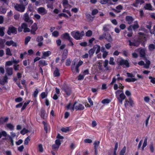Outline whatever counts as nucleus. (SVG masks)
Wrapping results in <instances>:
<instances>
[{
  "label": "nucleus",
  "instance_id": "nucleus-57",
  "mask_svg": "<svg viewBox=\"0 0 155 155\" xmlns=\"http://www.w3.org/2000/svg\"><path fill=\"white\" fill-rule=\"evenodd\" d=\"M114 58L112 57H110L109 61V64L110 65H114L115 64V62L114 61Z\"/></svg>",
  "mask_w": 155,
  "mask_h": 155
},
{
  "label": "nucleus",
  "instance_id": "nucleus-33",
  "mask_svg": "<svg viewBox=\"0 0 155 155\" xmlns=\"http://www.w3.org/2000/svg\"><path fill=\"white\" fill-rule=\"evenodd\" d=\"M8 78L7 77V75H6L4 77L3 80H1V84L2 85L6 83L7 82V80Z\"/></svg>",
  "mask_w": 155,
  "mask_h": 155
},
{
  "label": "nucleus",
  "instance_id": "nucleus-30",
  "mask_svg": "<svg viewBox=\"0 0 155 155\" xmlns=\"http://www.w3.org/2000/svg\"><path fill=\"white\" fill-rule=\"evenodd\" d=\"M93 48H94L95 51L96 50V54H98L101 50V47L99 45H96Z\"/></svg>",
  "mask_w": 155,
  "mask_h": 155
},
{
  "label": "nucleus",
  "instance_id": "nucleus-24",
  "mask_svg": "<svg viewBox=\"0 0 155 155\" xmlns=\"http://www.w3.org/2000/svg\"><path fill=\"white\" fill-rule=\"evenodd\" d=\"M138 50L140 52V57L144 58H145L146 50L144 49H139Z\"/></svg>",
  "mask_w": 155,
  "mask_h": 155
},
{
  "label": "nucleus",
  "instance_id": "nucleus-36",
  "mask_svg": "<svg viewBox=\"0 0 155 155\" xmlns=\"http://www.w3.org/2000/svg\"><path fill=\"white\" fill-rule=\"evenodd\" d=\"M60 74L59 71L57 68H56L54 72V77H58L59 76Z\"/></svg>",
  "mask_w": 155,
  "mask_h": 155
},
{
  "label": "nucleus",
  "instance_id": "nucleus-23",
  "mask_svg": "<svg viewBox=\"0 0 155 155\" xmlns=\"http://www.w3.org/2000/svg\"><path fill=\"white\" fill-rule=\"evenodd\" d=\"M6 75L8 76L12 75L13 74V69L11 68H7L6 69Z\"/></svg>",
  "mask_w": 155,
  "mask_h": 155
},
{
  "label": "nucleus",
  "instance_id": "nucleus-49",
  "mask_svg": "<svg viewBox=\"0 0 155 155\" xmlns=\"http://www.w3.org/2000/svg\"><path fill=\"white\" fill-rule=\"evenodd\" d=\"M116 10L119 12V13L121 12V11L123 9V6L121 5H119L116 7Z\"/></svg>",
  "mask_w": 155,
  "mask_h": 155
},
{
  "label": "nucleus",
  "instance_id": "nucleus-12",
  "mask_svg": "<svg viewBox=\"0 0 155 155\" xmlns=\"http://www.w3.org/2000/svg\"><path fill=\"white\" fill-rule=\"evenodd\" d=\"M128 103L130 104L131 107H133L135 104L134 101L131 98H129L128 101L127 100L125 101V103L124 104V105L126 107L128 105Z\"/></svg>",
  "mask_w": 155,
  "mask_h": 155
},
{
  "label": "nucleus",
  "instance_id": "nucleus-42",
  "mask_svg": "<svg viewBox=\"0 0 155 155\" xmlns=\"http://www.w3.org/2000/svg\"><path fill=\"white\" fill-rule=\"evenodd\" d=\"M132 26L133 29L134 31L139 27L138 23L136 21L134 23V25H132Z\"/></svg>",
  "mask_w": 155,
  "mask_h": 155
},
{
  "label": "nucleus",
  "instance_id": "nucleus-50",
  "mask_svg": "<svg viewBox=\"0 0 155 155\" xmlns=\"http://www.w3.org/2000/svg\"><path fill=\"white\" fill-rule=\"evenodd\" d=\"M126 150V147H124L121 150L120 154V155H124V153H125Z\"/></svg>",
  "mask_w": 155,
  "mask_h": 155
},
{
  "label": "nucleus",
  "instance_id": "nucleus-54",
  "mask_svg": "<svg viewBox=\"0 0 155 155\" xmlns=\"http://www.w3.org/2000/svg\"><path fill=\"white\" fill-rule=\"evenodd\" d=\"M150 50L151 51L155 49V45L153 44L150 45L148 47Z\"/></svg>",
  "mask_w": 155,
  "mask_h": 155
},
{
  "label": "nucleus",
  "instance_id": "nucleus-44",
  "mask_svg": "<svg viewBox=\"0 0 155 155\" xmlns=\"http://www.w3.org/2000/svg\"><path fill=\"white\" fill-rule=\"evenodd\" d=\"M110 101V100L108 99H105L102 101L101 103L103 104H105L109 103Z\"/></svg>",
  "mask_w": 155,
  "mask_h": 155
},
{
  "label": "nucleus",
  "instance_id": "nucleus-43",
  "mask_svg": "<svg viewBox=\"0 0 155 155\" xmlns=\"http://www.w3.org/2000/svg\"><path fill=\"white\" fill-rule=\"evenodd\" d=\"M110 27V26L109 25L107 24L105 25L103 27V30L104 31H109Z\"/></svg>",
  "mask_w": 155,
  "mask_h": 155
},
{
  "label": "nucleus",
  "instance_id": "nucleus-26",
  "mask_svg": "<svg viewBox=\"0 0 155 155\" xmlns=\"http://www.w3.org/2000/svg\"><path fill=\"white\" fill-rule=\"evenodd\" d=\"M118 85L117 84H115L114 85V90H117L118 88H120L121 89L123 90V89L124 87V86H123L122 84L120 83H118Z\"/></svg>",
  "mask_w": 155,
  "mask_h": 155
},
{
  "label": "nucleus",
  "instance_id": "nucleus-47",
  "mask_svg": "<svg viewBox=\"0 0 155 155\" xmlns=\"http://www.w3.org/2000/svg\"><path fill=\"white\" fill-rule=\"evenodd\" d=\"M5 28L3 27H0V36H3L4 35V33L3 31Z\"/></svg>",
  "mask_w": 155,
  "mask_h": 155
},
{
  "label": "nucleus",
  "instance_id": "nucleus-63",
  "mask_svg": "<svg viewBox=\"0 0 155 155\" xmlns=\"http://www.w3.org/2000/svg\"><path fill=\"white\" fill-rule=\"evenodd\" d=\"M28 132L27 130L24 128L21 131L20 133L23 135H24Z\"/></svg>",
  "mask_w": 155,
  "mask_h": 155
},
{
  "label": "nucleus",
  "instance_id": "nucleus-14",
  "mask_svg": "<svg viewBox=\"0 0 155 155\" xmlns=\"http://www.w3.org/2000/svg\"><path fill=\"white\" fill-rule=\"evenodd\" d=\"M17 33L16 29L13 27H10L8 31V33L9 35H11V33L16 34Z\"/></svg>",
  "mask_w": 155,
  "mask_h": 155
},
{
  "label": "nucleus",
  "instance_id": "nucleus-48",
  "mask_svg": "<svg viewBox=\"0 0 155 155\" xmlns=\"http://www.w3.org/2000/svg\"><path fill=\"white\" fill-rule=\"evenodd\" d=\"M43 124L44 125V129L46 133L47 132L48 130V127H49L48 125L46 124L45 121H43Z\"/></svg>",
  "mask_w": 155,
  "mask_h": 155
},
{
  "label": "nucleus",
  "instance_id": "nucleus-51",
  "mask_svg": "<svg viewBox=\"0 0 155 155\" xmlns=\"http://www.w3.org/2000/svg\"><path fill=\"white\" fill-rule=\"evenodd\" d=\"M59 35V33L57 31H54L52 33V35L54 37H57Z\"/></svg>",
  "mask_w": 155,
  "mask_h": 155
},
{
  "label": "nucleus",
  "instance_id": "nucleus-62",
  "mask_svg": "<svg viewBox=\"0 0 155 155\" xmlns=\"http://www.w3.org/2000/svg\"><path fill=\"white\" fill-rule=\"evenodd\" d=\"M61 130L64 132L66 133L69 130V128L68 127L65 128H62L61 129Z\"/></svg>",
  "mask_w": 155,
  "mask_h": 155
},
{
  "label": "nucleus",
  "instance_id": "nucleus-46",
  "mask_svg": "<svg viewBox=\"0 0 155 155\" xmlns=\"http://www.w3.org/2000/svg\"><path fill=\"white\" fill-rule=\"evenodd\" d=\"M144 8L146 9H148L149 10H152V6L150 4H147L144 6Z\"/></svg>",
  "mask_w": 155,
  "mask_h": 155
},
{
  "label": "nucleus",
  "instance_id": "nucleus-10",
  "mask_svg": "<svg viewBox=\"0 0 155 155\" xmlns=\"http://www.w3.org/2000/svg\"><path fill=\"white\" fill-rule=\"evenodd\" d=\"M24 19L25 21L31 24L33 22L32 20L28 16V14L27 13H26L25 14L24 16Z\"/></svg>",
  "mask_w": 155,
  "mask_h": 155
},
{
  "label": "nucleus",
  "instance_id": "nucleus-7",
  "mask_svg": "<svg viewBox=\"0 0 155 155\" xmlns=\"http://www.w3.org/2000/svg\"><path fill=\"white\" fill-rule=\"evenodd\" d=\"M4 128L7 130H13L14 129V126L12 124L9 123L5 125Z\"/></svg>",
  "mask_w": 155,
  "mask_h": 155
},
{
  "label": "nucleus",
  "instance_id": "nucleus-37",
  "mask_svg": "<svg viewBox=\"0 0 155 155\" xmlns=\"http://www.w3.org/2000/svg\"><path fill=\"white\" fill-rule=\"evenodd\" d=\"M147 138L146 137L145 138L144 142L143 143V145L142 147V150H143L144 149V148L146 147L147 145Z\"/></svg>",
  "mask_w": 155,
  "mask_h": 155
},
{
  "label": "nucleus",
  "instance_id": "nucleus-40",
  "mask_svg": "<svg viewBox=\"0 0 155 155\" xmlns=\"http://www.w3.org/2000/svg\"><path fill=\"white\" fill-rule=\"evenodd\" d=\"M7 136V132L5 131H2L0 132V138H1L2 136L6 137Z\"/></svg>",
  "mask_w": 155,
  "mask_h": 155
},
{
  "label": "nucleus",
  "instance_id": "nucleus-58",
  "mask_svg": "<svg viewBox=\"0 0 155 155\" xmlns=\"http://www.w3.org/2000/svg\"><path fill=\"white\" fill-rule=\"evenodd\" d=\"M149 78L150 80V82L153 84H155V78L150 76L149 77Z\"/></svg>",
  "mask_w": 155,
  "mask_h": 155
},
{
  "label": "nucleus",
  "instance_id": "nucleus-25",
  "mask_svg": "<svg viewBox=\"0 0 155 155\" xmlns=\"http://www.w3.org/2000/svg\"><path fill=\"white\" fill-rule=\"evenodd\" d=\"M84 106L80 104H78L76 105L75 106V109L76 110H82L84 109Z\"/></svg>",
  "mask_w": 155,
  "mask_h": 155
},
{
  "label": "nucleus",
  "instance_id": "nucleus-11",
  "mask_svg": "<svg viewBox=\"0 0 155 155\" xmlns=\"http://www.w3.org/2000/svg\"><path fill=\"white\" fill-rule=\"evenodd\" d=\"M44 38L42 36H38L36 38V41L38 43V46L39 47L41 46L43 44L42 41L43 40Z\"/></svg>",
  "mask_w": 155,
  "mask_h": 155
},
{
  "label": "nucleus",
  "instance_id": "nucleus-20",
  "mask_svg": "<svg viewBox=\"0 0 155 155\" xmlns=\"http://www.w3.org/2000/svg\"><path fill=\"white\" fill-rule=\"evenodd\" d=\"M5 44L8 46L12 45V46L16 47L17 46V43L12 40L7 41L5 43Z\"/></svg>",
  "mask_w": 155,
  "mask_h": 155
},
{
  "label": "nucleus",
  "instance_id": "nucleus-39",
  "mask_svg": "<svg viewBox=\"0 0 155 155\" xmlns=\"http://www.w3.org/2000/svg\"><path fill=\"white\" fill-rule=\"evenodd\" d=\"M95 49L94 48H92L90 50L88 51V53L90 55V57H91L92 56L94 53Z\"/></svg>",
  "mask_w": 155,
  "mask_h": 155
},
{
  "label": "nucleus",
  "instance_id": "nucleus-1",
  "mask_svg": "<svg viewBox=\"0 0 155 155\" xmlns=\"http://www.w3.org/2000/svg\"><path fill=\"white\" fill-rule=\"evenodd\" d=\"M116 97L121 104H122L123 101L125 99L126 97L123 93V91L119 90L115 92Z\"/></svg>",
  "mask_w": 155,
  "mask_h": 155
},
{
  "label": "nucleus",
  "instance_id": "nucleus-53",
  "mask_svg": "<svg viewBox=\"0 0 155 155\" xmlns=\"http://www.w3.org/2000/svg\"><path fill=\"white\" fill-rule=\"evenodd\" d=\"M38 148L39 151L40 152H42L43 151V146L41 144H39L38 146Z\"/></svg>",
  "mask_w": 155,
  "mask_h": 155
},
{
  "label": "nucleus",
  "instance_id": "nucleus-6",
  "mask_svg": "<svg viewBox=\"0 0 155 155\" xmlns=\"http://www.w3.org/2000/svg\"><path fill=\"white\" fill-rule=\"evenodd\" d=\"M128 42L129 43V45L130 46H133L137 47L140 45V41L139 40H134V41L132 42L131 40H129L128 41Z\"/></svg>",
  "mask_w": 155,
  "mask_h": 155
},
{
  "label": "nucleus",
  "instance_id": "nucleus-27",
  "mask_svg": "<svg viewBox=\"0 0 155 155\" xmlns=\"http://www.w3.org/2000/svg\"><path fill=\"white\" fill-rule=\"evenodd\" d=\"M8 117H2L0 118V125L8 121Z\"/></svg>",
  "mask_w": 155,
  "mask_h": 155
},
{
  "label": "nucleus",
  "instance_id": "nucleus-22",
  "mask_svg": "<svg viewBox=\"0 0 155 155\" xmlns=\"http://www.w3.org/2000/svg\"><path fill=\"white\" fill-rule=\"evenodd\" d=\"M61 37L62 38L66 39L69 41H71V38H72L70 37L69 34L67 33H65L62 35Z\"/></svg>",
  "mask_w": 155,
  "mask_h": 155
},
{
  "label": "nucleus",
  "instance_id": "nucleus-3",
  "mask_svg": "<svg viewBox=\"0 0 155 155\" xmlns=\"http://www.w3.org/2000/svg\"><path fill=\"white\" fill-rule=\"evenodd\" d=\"M23 29L24 32H29L30 31L29 28H28V25L26 23H23L21 27L18 28V31L19 32H21Z\"/></svg>",
  "mask_w": 155,
  "mask_h": 155
},
{
  "label": "nucleus",
  "instance_id": "nucleus-16",
  "mask_svg": "<svg viewBox=\"0 0 155 155\" xmlns=\"http://www.w3.org/2000/svg\"><path fill=\"white\" fill-rule=\"evenodd\" d=\"M105 38L108 42H111L113 41V39L109 33H105Z\"/></svg>",
  "mask_w": 155,
  "mask_h": 155
},
{
  "label": "nucleus",
  "instance_id": "nucleus-28",
  "mask_svg": "<svg viewBox=\"0 0 155 155\" xmlns=\"http://www.w3.org/2000/svg\"><path fill=\"white\" fill-rule=\"evenodd\" d=\"M5 139L7 140V141H8L10 142H11V143L12 144V146L14 145V141L13 140V138L11 137V136L9 135H8L7 137H5Z\"/></svg>",
  "mask_w": 155,
  "mask_h": 155
},
{
  "label": "nucleus",
  "instance_id": "nucleus-41",
  "mask_svg": "<svg viewBox=\"0 0 155 155\" xmlns=\"http://www.w3.org/2000/svg\"><path fill=\"white\" fill-rule=\"evenodd\" d=\"M45 112V110L43 108L41 109V116L43 118H45L46 117V114Z\"/></svg>",
  "mask_w": 155,
  "mask_h": 155
},
{
  "label": "nucleus",
  "instance_id": "nucleus-60",
  "mask_svg": "<svg viewBox=\"0 0 155 155\" xmlns=\"http://www.w3.org/2000/svg\"><path fill=\"white\" fill-rule=\"evenodd\" d=\"M92 35V31L90 30H89L86 33V36L87 37H90Z\"/></svg>",
  "mask_w": 155,
  "mask_h": 155
},
{
  "label": "nucleus",
  "instance_id": "nucleus-45",
  "mask_svg": "<svg viewBox=\"0 0 155 155\" xmlns=\"http://www.w3.org/2000/svg\"><path fill=\"white\" fill-rule=\"evenodd\" d=\"M6 54L7 55L12 56V54L10 49L9 48H7L6 49Z\"/></svg>",
  "mask_w": 155,
  "mask_h": 155
},
{
  "label": "nucleus",
  "instance_id": "nucleus-8",
  "mask_svg": "<svg viewBox=\"0 0 155 155\" xmlns=\"http://www.w3.org/2000/svg\"><path fill=\"white\" fill-rule=\"evenodd\" d=\"M120 65L124 67L128 68L129 67V64L127 61L124 59H122L120 61Z\"/></svg>",
  "mask_w": 155,
  "mask_h": 155
},
{
  "label": "nucleus",
  "instance_id": "nucleus-31",
  "mask_svg": "<svg viewBox=\"0 0 155 155\" xmlns=\"http://www.w3.org/2000/svg\"><path fill=\"white\" fill-rule=\"evenodd\" d=\"M137 79L135 78H127L125 79V81H126L128 82H134L137 80Z\"/></svg>",
  "mask_w": 155,
  "mask_h": 155
},
{
  "label": "nucleus",
  "instance_id": "nucleus-34",
  "mask_svg": "<svg viewBox=\"0 0 155 155\" xmlns=\"http://www.w3.org/2000/svg\"><path fill=\"white\" fill-rule=\"evenodd\" d=\"M64 92L67 96H69L71 94V90L68 87H67L64 89Z\"/></svg>",
  "mask_w": 155,
  "mask_h": 155
},
{
  "label": "nucleus",
  "instance_id": "nucleus-19",
  "mask_svg": "<svg viewBox=\"0 0 155 155\" xmlns=\"http://www.w3.org/2000/svg\"><path fill=\"white\" fill-rule=\"evenodd\" d=\"M37 11L39 14L45 15L47 13V11L43 7H40L38 9Z\"/></svg>",
  "mask_w": 155,
  "mask_h": 155
},
{
  "label": "nucleus",
  "instance_id": "nucleus-61",
  "mask_svg": "<svg viewBox=\"0 0 155 155\" xmlns=\"http://www.w3.org/2000/svg\"><path fill=\"white\" fill-rule=\"evenodd\" d=\"M108 63H109V61H108V60H105L104 62V67L105 68H106V69L107 70L109 69L107 67V65L108 64Z\"/></svg>",
  "mask_w": 155,
  "mask_h": 155
},
{
  "label": "nucleus",
  "instance_id": "nucleus-64",
  "mask_svg": "<svg viewBox=\"0 0 155 155\" xmlns=\"http://www.w3.org/2000/svg\"><path fill=\"white\" fill-rule=\"evenodd\" d=\"M7 10L6 9L2 7L0 8V11L2 13L4 14L6 12Z\"/></svg>",
  "mask_w": 155,
  "mask_h": 155
},
{
  "label": "nucleus",
  "instance_id": "nucleus-59",
  "mask_svg": "<svg viewBox=\"0 0 155 155\" xmlns=\"http://www.w3.org/2000/svg\"><path fill=\"white\" fill-rule=\"evenodd\" d=\"M100 143V142L99 141H95L94 143V148L97 149Z\"/></svg>",
  "mask_w": 155,
  "mask_h": 155
},
{
  "label": "nucleus",
  "instance_id": "nucleus-17",
  "mask_svg": "<svg viewBox=\"0 0 155 155\" xmlns=\"http://www.w3.org/2000/svg\"><path fill=\"white\" fill-rule=\"evenodd\" d=\"M37 28L38 27L37 24L34 23L31 27V33L33 35H35Z\"/></svg>",
  "mask_w": 155,
  "mask_h": 155
},
{
  "label": "nucleus",
  "instance_id": "nucleus-13",
  "mask_svg": "<svg viewBox=\"0 0 155 155\" xmlns=\"http://www.w3.org/2000/svg\"><path fill=\"white\" fill-rule=\"evenodd\" d=\"M124 80V78L123 77H119L117 78H116V77L115 76L112 79V81L110 84L111 85L113 84L114 83L116 82L117 80L118 81V83L120 81H123Z\"/></svg>",
  "mask_w": 155,
  "mask_h": 155
},
{
  "label": "nucleus",
  "instance_id": "nucleus-9",
  "mask_svg": "<svg viewBox=\"0 0 155 155\" xmlns=\"http://www.w3.org/2000/svg\"><path fill=\"white\" fill-rule=\"evenodd\" d=\"M62 4L65 8L70 9L71 7V5L69 4L68 0H63Z\"/></svg>",
  "mask_w": 155,
  "mask_h": 155
},
{
  "label": "nucleus",
  "instance_id": "nucleus-15",
  "mask_svg": "<svg viewBox=\"0 0 155 155\" xmlns=\"http://www.w3.org/2000/svg\"><path fill=\"white\" fill-rule=\"evenodd\" d=\"M76 104V102L74 103L73 105H71L70 103H69L66 106L67 109L69 110L71 112H73L74 110L75 106Z\"/></svg>",
  "mask_w": 155,
  "mask_h": 155
},
{
  "label": "nucleus",
  "instance_id": "nucleus-29",
  "mask_svg": "<svg viewBox=\"0 0 155 155\" xmlns=\"http://www.w3.org/2000/svg\"><path fill=\"white\" fill-rule=\"evenodd\" d=\"M126 20L129 24H130L132 23L134 19L131 17L127 16L126 17Z\"/></svg>",
  "mask_w": 155,
  "mask_h": 155
},
{
  "label": "nucleus",
  "instance_id": "nucleus-38",
  "mask_svg": "<svg viewBox=\"0 0 155 155\" xmlns=\"http://www.w3.org/2000/svg\"><path fill=\"white\" fill-rule=\"evenodd\" d=\"M150 64V61L147 59H146V64H145L144 67L146 68H148L149 67Z\"/></svg>",
  "mask_w": 155,
  "mask_h": 155
},
{
  "label": "nucleus",
  "instance_id": "nucleus-52",
  "mask_svg": "<svg viewBox=\"0 0 155 155\" xmlns=\"http://www.w3.org/2000/svg\"><path fill=\"white\" fill-rule=\"evenodd\" d=\"M109 1V0H101L99 2L102 4H106L108 3Z\"/></svg>",
  "mask_w": 155,
  "mask_h": 155
},
{
  "label": "nucleus",
  "instance_id": "nucleus-55",
  "mask_svg": "<svg viewBox=\"0 0 155 155\" xmlns=\"http://www.w3.org/2000/svg\"><path fill=\"white\" fill-rule=\"evenodd\" d=\"M30 101V100H28L27 101V102H25L24 103V105L21 108L22 110H24L26 106L29 104Z\"/></svg>",
  "mask_w": 155,
  "mask_h": 155
},
{
  "label": "nucleus",
  "instance_id": "nucleus-2",
  "mask_svg": "<svg viewBox=\"0 0 155 155\" xmlns=\"http://www.w3.org/2000/svg\"><path fill=\"white\" fill-rule=\"evenodd\" d=\"M71 34L75 39L80 40L81 38L84 35V33L83 31H81L80 33L78 31H73L71 32Z\"/></svg>",
  "mask_w": 155,
  "mask_h": 155
},
{
  "label": "nucleus",
  "instance_id": "nucleus-5",
  "mask_svg": "<svg viewBox=\"0 0 155 155\" xmlns=\"http://www.w3.org/2000/svg\"><path fill=\"white\" fill-rule=\"evenodd\" d=\"M14 8L16 10L21 12H24L25 9L24 5L18 4H16L14 6Z\"/></svg>",
  "mask_w": 155,
  "mask_h": 155
},
{
  "label": "nucleus",
  "instance_id": "nucleus-35",
  "mask_svg": "<svg viewBox=\"0 0 155 155\" xmlns=\"http://www.w3.org/2000/svg\"><path fill=\"white\" fill-rule=\"evenodd\" d=\"M21 4L24 6L27 5L28 4V1L26 0H19Z\"/></svg>",
  "mask_w": 155,
  "mask_h": 155
},
{
  "label": "nucleus",
  "instance_id": "nucleus-18",
  "mask_svg": "<svg viewBox=\"0 0 155 155\" xmlns=\"http://www.w3.org/2000/svg\"><path fill=\"white\" fill-rule=\"evenodd\" d=\"M42 55L41 58L42 59H45L47 57L49 56L51 54L50 51H43L42 52Z\"/></svg>",
  "mask_w": 155,
  "mask_h": 155
},
{
  "label": "nucleus",
  "instance_id": "nucleus-56",
  "mask_svg": "<svg viewBox=\"0 0 155 155\" xmlns=\"http://www.w3.org/2000/svg\"><path fill=\"white\" fill-rule=\"evenodd\" d=\"M31 38V37L30 36H28L25 38V45L27 44L28 43L29 41Z\"/></svg>",
  "mask_w": 155,
  "mask_h": 155
},
{
  "label": "nucleus",
  "instance_id": "nucleus-21",
  "mask_svg": "<svg viewBox=\"0 0 155 155\" xmlns=\"http://www.w3.org/2000/svg\"><path fill=\"white\" fill-rule=\"evenodd\" d=\"M144 3L143 0H136L135 2L132 5L135 7H138L139 4L141 5Z\"/></svg>",
  "mask_w": 155,
  "mask_h": 155
},
{
  "label": "nucleus",
  "instance_id": "nucleus-32",
  "mask_svg": "<svg viewBox=\"0 0 155 155\" xmlns=\"http://www.w3.org/2000/svg\"><path fill=\"white\" fill-rule=\"evenodd\" d=\"M40 65L42 66H45L48 65V63L46 61L44 60H41L39 61Z\"/></svg>",
  "mask_w": 155,
  "mask_h": 155
},
{
  "label": "nucleus",
  "instance_id": "nucleus-4",
  "mask_svg": "<svg viewBox=\"0 0 155 155\" xmlns=\"http://www.w3.org/2000/svg\"><path fill=\"white\" fill-rule=\"evenodd\" d=\"M77 62V60H74L73 61L72 64L71 65V71L74 73H78L79 72V70L78 69V68L79 67L76 64V65Z\"/></svg>",
  "mask_w": 155,
  "mask_h": 155
}]
</instances>
